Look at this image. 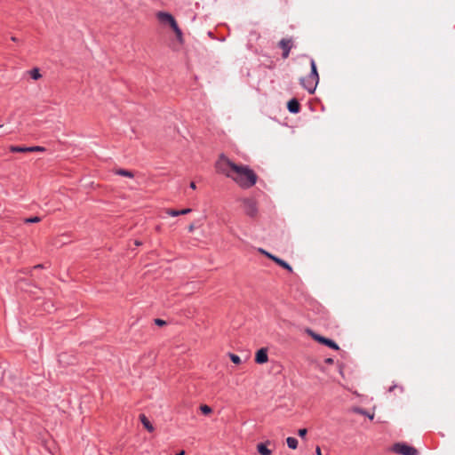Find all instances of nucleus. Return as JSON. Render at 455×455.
<instances>
[{
  "label": "nucleus",
  "instance_id": "nucleus-1",
  "mask_svg": "<svg viewBox=\"0 0 455 455\" xmlns=\"http://www.w3.org/2000/svg\"><path fill=\"white\" fill-rule=\"evenodd\" d=\"M216 170L244 189L252 188L258 180L257 174L248 165L236 164L224 155L216 162Z\"/></svg>",
  "mask_w": 455,
  "mask_h": 455
},
{
  "label": "nucleus",
  "instance_id": "nucleus-2",
  "mask_svg": "<svg viewBox=\"0 0 455 455\" xmlns=\"http://www.w3.org/2000/svg\"><path fill=\"white\" fill-rule=\"evenodd\" d=\"M158 21L163 25H168L174 32L177 40L183 44L184 37L181 29L180 28L175 18L169 12H158L156 14Z\"/></svg>",
  "mask_w": 455,
  "mask_h": 455
},
{
  "label": "nucleus",
  "instance_id": "nucleus-3",
  "mask_svg": "<svg viewBox=\"0 0 455 455\" xmlns=\"http://www.w3.org/2000/svg\"><path fill=\"white\" fill-rule=\"evenodd\" d=\"M311 72L308 76L300 79L301 85L309 92L314 93L319 82L316 64L314 60L310 61Z\"/></svg>",
  "mask_w": 455,
  "mask_h": 455
},
{
  "label": "nucleus",
  "instance_id": "nucleus-4",
  "mask_svg": "<svg viewBox=\"0 0 455 455\" xmlns=\"http://www.w3.org/2000/svg\"><path fill=\"white\" fill-rule=\"evenodd\" d=\"M394 451L401 455H418V451L405 443H396L394 445Z\"/></svg>",
  "mask_w": 455,
  "mask_h": 455
},
{
  "label": "nucleus",
  "instance_id": "nucleus-5",
  "mask_svg": "<svg viewBox=\"0 0 455 455\" xmlns=\"http://www.w3.org/2000/svg\"><path fill=\"white\" fill-rule=\"evenodd\" d=\"M243 207L244 212L251 217H254L258 212L257 204L254 200H251V199L243 200Z\"/></svg>",
  "mask_w": 455,
  "mask_h": 455
},
{
  "label": "nucleus",
  "instance_id": "nucleus-6",
  "mask_svg": "<svg viewBox=\"0 0 455 455\" xmlns=\"http://www.w3.org/2000/svg\"><path fill=\"white\" fill-rule=\"evenodd\" d=\"M311 336L312 338L318 341L319 343L321 344H323V345H326L327 347H331V348H333L335 350H338L339 349V346L331 339H329L327 338H324V337H322L318 334H315L314 332H311Z\"/></svg>",
  "mask_w": 455,
  "mask_h": 455
},
{
  "label": "nucleus",
  "instance_id": "nucleus-7",
  "mask_svg": "<svg viewBox=\"0 0 455 455\" xmlns=\"http://www.w3.org/2000/svg\"><path fill=\"white\" fill-rule=\"evenodd\" d=\"M255 363L259 364H263L267 363L268 355H267V348L262 347L259 349L255 354Z\"/></svg>",
  "mask_w": 455,
  "mask_h": 455
},
{
  "label": "nucleus",
  "instance_id": "nucleus-8",
  "mask_svg": "<svg viewBox=\"0 0 455 455\" xmlns=\"http://www.w3.org/2000/svg\"><path fill=\"white\" fill-rule=\"evenodd\" d=\"M279 46L283 50V58H288L290 51L292 47V41L291 39H282L279 42Z\"/></svg>",
  "mask_w": 455,
  "mask_h": 455
},
{
  "label": "nucleus",
  "instance_id": "nucleus-9",
  "mask_svg": "<svg viewBox=\"0 0 455 455\" xmlns=\"http://www.w3.org/2000/svg\"><path fill=\"white\" fill-rule=\"evenodd\" d=\"M287 108L291 113H299L300 109V105L296 99H291L288 101Z\"/></svg>",
  "mask_w": 455,
  "mask_h": 455
},
{
  "label": "nucleus",
  "instance_id": "nucleus-10",
  "mask_svg": "<svg viewBox=\"0 0 455 455\" xmlns=\"http://www.w3.org/2000/svg\"><path fill=\"white\" fill-rule=\"evenodd\" d=\"M257 451L260 455H271L272 451L269 450L265 443H259L257 445Z\"/></svg>",
  "mask_w": 455,
  "mask_h": 455
},
{
  "label": "nucleus",
  "instance_id": "nucleus-11",
  "mask_svg": "<svg viewBox=\"0 0 455 455\" xmlns=\"http://www.w3.org/2000/svg\"><path fill=\"white\" fill-rule=\"evenodd\" d=\"M140 419L142 425L144 426V427L146 429H148L149 432L154 431L153 425L150 423V421L148 419V418L145 415H143V414L140 415Z\"/></svg>",
  "mask_w": 455,
  "mask_h": 455
},
{
  "label": "nucleus",
  "instance_id": "nucleus-12",
  "mask_svg": "<svg viewBox=\"0 0 455 455\" xmlns=\"http://www.w3.org/2000/svg\"><path fill=\"white\" fill-rule=\"evenodd\" d=\"M273 261H275L280 267L287 269L288 271L292 272L291 267L287 262H285L284 260H283V259H279L277 257H273Z\"/></svg>",
  "mask_w": 455,
  "mask_h": 455
},
{
  "label": "nucleus",
  "instance_id": "nucleus-13",
  "mask_svg": "<svg viewBox=\"0 0 455 455\" xmlns=\"http://www.w3.org/2000/svg\"><path fill=\"white\" fill-rule=\"evenodd\" d=\"M10 151L12 153H28V147L11 146Z\"/></svg>",
  "mask_w": 455,
  "mask_h": 455
},
{
  "label": "nucleus",
  "instance_id": "nucleus-14",
  "mask_svg": "<svg viewBox=\"0 0 455 455\" xmlns=\"http://www.w3.org/2000/svg\"><path fill=\"white\" fill-rule=\"evenodd\" d=\"M30 77L34 80H38L42 77L39 68H35L28 71Z\"/></svg>",
  "mask_w": 455,
  "mask_h": 455
},
{
  "label": "nucleus",
  "instance_id": "nucleus-15",
  "mask_svg": "<svg viewBox=\"0 0 455 455\" xmlns=\"http://www.w3.org/2000/svg\"><path fill=\"white\" fill-rule=\"evenodd\" d=\"M286 443L289 448L295 450L298 447V440L295 437H288Z\"/></svg>",
  "mask_w": 455,
  "mask_h": 455
},
{
  "label": "nucleus",
  "instance_id": "nucleus-16",
  "mask_svg": "<svg viewBox=\"0 0 455 455\" xmlns=\"http://www.w3.org/2000/svg\"><path fill=\"white\" fill-rule=\"evenodd\" d=\"M116 174L120 175V176H124V177H127V178H133L134 175L132 172L128 171V170H124V169H119L116 172Z\"/></svg>",
  "mask_w": 455,
  "mask_h": 455
},
{
  "label": "nucleus",
  "instance_id": "nucleus-17",
  "mask_svg": "<svg viewBox=\"0 0 455 455\" xmlns=\"http://www.w3.org/2000/svg\"><path fill=\"white\" fill-rule=\"evenodd\" d=\"M230 360L235 363V364H241L242 363V360L241 358L237 355H235V354H229L228 355Z\"/></svg>",
  "mask_w": 455,
  "mask_h": 455
},
{
  "label": "nucleus",
  "instance_id": "nucleus-18",
  "mask_svg": "<svg viewBox=\"0 0 455 455\" xmlns=\"http://www.w3.org/2000/svg\"><path fill=\"white\" fill-rule=\"evenodd\" d=\"M200 411L204 415H208V414L212 413V408L206 404L201 405Z\"/></svg>",
  "mask_w": 455,
  "mask_h": 455
},
{
  "label": "nucleus",
  "instance_id": "nucleus-19",
  "mask_svg": "<svg viewBox=\"0 0 455 455\" xmlns=\"http://www.w3.org/2000/svg\"><path fill=\"white\" fill-rule=\"evenodd\" d=\"M166 214L172 217H177L180 215V212L179 210H173V209H166L165 210Z\"/></svg>",
  "mask_w": 455,
  "mask_h": 455
},
{
  "label": "nucleus",
  "instance_id": "nucleus-20",
  "mask_svg": "<svg viewBox=\"0 0 455 455\" xmlns=\"http://www.w3.org/2000/svg\"><path fill=\"white\" fill-rule=\"evenodd\" d=\"M41 220V219L37 216H35V217H31V218H27L24 220V222L25 223H37Z\"/></svg>",
  "mask_w": 455,
  "mask_h": 455
},
{
  "label": "nucleus",
  "instance_id": "nucleus-21",
  "mask_svg": "<svg viewBox=\"0 0 455 455\" xmlns=\"http://www.w3.org/2000/svg\"><path fill=\"white\" fill-rule=\"evenodd\" d=\"M44 148L39 146L28 147V152H44Z\"/></svg>",
  "mask_w": 455,
  "mask_h": 455
},
{
  "label": "nucleus",
  "instance_id": "nucleus-22",
  "mask_svg": "<svg viewBox=\"0 0 455 455\" xmlns=\"http://www.w3.org/2000/svg\"><path fill=\"white\" fill-rule=\"evenodd\" d=\"M259 251L260 253L266 255L267 258H269V259H271L273 260V257H275L274 255L270 254L269 252L266 251L263 249H259Z\"/></svg>",
  "mask_w": 455,
  "mask_h": 455
},
{
  "label": "nucleus",
  "instance_id": "nucleus-23",
  "mask_svg": "<svg viewBox=\"0 0 455 455\" xmlns=\"http://www.w3.org/2000/svg\"><path fill=\"white\" fill-rule=\"evenodd\" d=\"M307 433V430L306 428H300L299 431H298V434L300 437H304L306 436Z\"/></svg>",
  "mask_w": 455,
  "mask_h": 455
},
{
  "label": "nucleus",
  "instance_id": "nucleus-24",
  "mask_svg": "<svg viewBox=\"0 0 455 455\" xmlns=\"http://www.w3.org/2000/svg\"><path fill=\"white\" fill-rule=\"evenodd\" d=\"M191 212H192V210L190 208L180 210V215H185V214L190 213Z\"/></svg>",
  "mask_w": 455,
  "mask_h": 455
},
{
  "label": "nucleus",
  "instance_id": "nucleus-25",
  "mask_svg": "<svg viewBox=\"0 0 455 455\" xmlns=\"http://www.w3.org/2000/svg\"><path fill=\"white\" fill-rule=\"evenodd\" d=\"M155 323H156V325H159V326H163V325L165 324V322L164 320H162V319H156Z\"/></svg>",
  "mask_w": 455,
  "mask_h": 455
},
{
  "label": "nucleus",
  "instance_id": "nucleus-26",
  "mask_svg": "<svg viewBox=\"0 0 455 455\" xmlns=\"http://www.w3.org/2000/svg\"><path fill=\"white\" fill-rule=\"evenodd\" d=\"M189 187H190V188H192L194 190L196 188V185L194 181L190 182Z\"/></svg>",
  "mask_w": 455,
  "mask_h": 455
},
{
  "label": "nucleus",
  "instance_id": "nucleus-27",
  "mask_svg": "<svg viewBox=\"0 0 455 455\" xmlns=\"http://www.w3.org/2000/svg\"><path fill=\"white\" fill-rule=\"evenodd\" d=\"M315 452H316V455H322V451H321V449L319 446L316 447Z\"/></svg>",
  "mask_w": 455,
  "mask_h": 455
},
{
  "label": "nucleus",
  "instance_id": "nucleus-28",
  "mask_svg": "<svg viewBox=\"0 0 455 455\" xmlns=\"http://www.w3.org/2000/svg\"><path fill=\"white\" fill-rule=\"evenodd\" d=\"M194 229H195V226H194L193 224H191V225H189V226H188V231H189V232H193V231H194Z\"/></svg>",
  "mask_w": 455,
  "mask_h": 455
},
{
  "label": "nucleus",
  "instance_id": "nucleus-29",
  "mask_svg": "<svg viewBox=\"0 0 455 455\" xmlns=\"http://www.w3.org/2000/svg\"><path fill=\"white\" fill-rule=\"evenodd\" d=\"M355 411L358 412V413H362V414H364L365 412H363L362 410L360 409H355Z\"/></svg>",
  "mask_w": 455,
  "mask_h": 455
},
{
  "label": "nucleus",
  "instance_id": "nucleus-30",
  "mask_svg": "<svg viewBox=\"0 0 455 455\" xmlns=\"http://www.w3.org/2000/svg\"><path fill=\"white\" fill-rule=\"evenodd\" d=\"M176 455H185V451H181L180 452L177 453Z\"/></svg>",
  "mask_w": 455,
  "mask_h": 455
},
{
  "label": "nucleus",
  "instance_id": "nucleus-31",
  "mask_svg": "<svg viewBox=\"0 0 455 455\" xmlns=\"http://www.w3.org/2000/svg\"><path fill=\"white\" fill-rule=\"evenodd\" d=\"M36 268H41L42 267V265H37L35 267Z\"/></svg>",
  "mask_w": 455,
  "mask_h": 455
},
{
  "label": "nucleus",
  "instance_id": "nucleus-32",
  "mask_svg": "<svg viewBox=\"0 0 455 455\" xmlns=\"http://www.w3.org/2000/svg\"><path fill=\"white\" fill-rule=\"evenodd\" d=\"M3 127V124H0V128Z\"/></svg>",
  "mask_w": 455,
  "mask_h": 455
}]
</instances>
